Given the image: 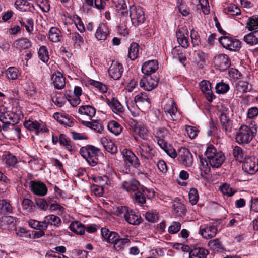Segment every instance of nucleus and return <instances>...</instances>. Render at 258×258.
Listing matches in <instances>:
<instances>
[{
	"label": "nucleus",
	"instance_id": "c03bdc74",
	"mask_svg": "<svg viewBox=\"0 0 258 258\" xmlns=\"http://www.w3.org/2000/svg\"><path fill=\"white\" fill-rule=\"evenodd\" d=\"M59 143L61 146H63L65 148L69 151L73 150V147L70 140L64 135L61 134L59 137Z\"/></svg>",
	"mask_w": 258,
	"mask_h": 258
},
{
	"label": "nucleus",
	"instance_id": "13d9d810",
	"mask_svg": "<svg viewBox=\"0 0 258 258\" xmlns=\"http://www.w3.org/2000/svg\"><path fill=\"white\" fill-rule=\"evenodd\" d=\"M179 47H175L172 50V53L174 57L176 58L178 61L183 63L186 60V58L184 54L179 53Z\"/></svg>",
	"mask_w": 258,
	"mask_h": 258
},
{
	"label": "nucleus",
	"instance_id": "4468645a",
	"mask_svg": "<svg viewBox=\"0 0 258 258\" xmlns=\"http://www.w3.org/2000/svg\"><path fill=\"white\" fill-rule=\"evenodd\" d=\"M122 153L124 158V161L127 164H129L130 165L136 169H138L140 167L141 164L139 160L133 152L126 149H124Z\"/></svg>",
	"mask_w": 258,
	"mask_h": 258
},
{
	"label": "nucleus",
	"instance_id": "a878e982",
	"mask_svg": "<svg viewBox=\"0 0 258 258\" xmlns=\"http://www.w3.org/2000/svg\"><path fill=\"white\" fill-rule=\"evenodd\" d=\"M139 182L136 179H133L123 182L122 187L128 192H135L139 189Z\"/></svg>",
	"mask_w": 258,
	"mask_h": 258
},
{
	"label": "nucleus",
	"instance_id": "a19ab883",
	"mask_svg": "<svg viewBox=\"0 0 258 258\" xmlns=\"http://www.w3.org/2000/svg\"><path fill=\"white\" fill-rule=\"evenodd\" d=\"M233 154L237 161L241 162L243 159H245L246 157L245 152L239 146H236L233 149Z\"/></svg>",
	"mask_w": 258,
	"mask_h": 258
},
{
	"label": "nucleus",
	"instance_id": "a211bd4d",
	"mask_svg": "<svg viewBox=\"0 0 258 258\" xmlns=\"http://www.w3.org/2000/svg\"><path fill=\"white\" fill-rule=\"evenodd\" d=\"M108 72L110 76L114 80L119 79L123 72L122 64L117 62L113 61L108 69Z\"/></svg>",
	"mask_w": 258,
	"mask_h": 258
},
{
	"label": "nucleus",
	"instance_id": "ea45409f",
	"mask_svg": "<svg viewBox=\"0 0 258 258\" xmlns=\"http://www.w3.org/2000/svg\"><path fill=\"white\" fill-rule=\"evenodd\" d=\"M176 36L179 44L183 48H187L189 46V43L186 37L180 30L176 32Z\"/></svg>",
	"mask_w": 258,
	"mask_h": 258
},
{
	"label": "nucleus",
	"instance_id": "6ab92c4d",
	"mask_svg": "<svg viewBox=\"0 0 258 258\" xmlns=\"http://www.w3.org/2000/svg\"><path fill=\"white\" fill-rule=\"evenodd\" d=\"M158 69V62L154 59L145 62L142 67V72L146 75H151Z\"/></svg>",
	"mask_w": 258,
	"mask_h": 258
},
{
	"label": "nucleus",
	"instance_id": "39448f33",
	"mask_svg": "<svg viewBox=\"0 0 258 258\" xmlns=\"http://www.w3.org/2000/svg\"><path fill=\"white\" fill-rule=\"evenodd\" d=\"M138 152L143 159L152 160L156 154V150L151 144L144 141L137 148Z\"/></svg>",
	"mask_w": 258,
	"mask_h": 258
},
{
	"label": "nucleus",
	"instance_id": "1a4fd4ad",
	"mask_svg": "<svg viewBox=\"0 0 258 258\" xmlns=\"http://www.w3.org/2000/svg\"><path fill=\"white\" fill-rule=\"evenodd\" d=\"M242 169L249 174H255L258 171V159L254 157H247L243 163Z\"/></svg>",
	"mask_w": 258,
	"mask_h": 258
},
{
	"label": "nucleus",
	"instance_id": "7c9ffc66",
	"mask_svg": "<svg viewBox=\"0 0 258 258\" xmlns=\"http://www.w3.org/2000/svg\"><path fill=\"white\" fill-rule=\"evenodd\" d=\"M43 222L44 223L46 224L47 225V228L48 227L49 224H50L51 225L59 226L60 225L61 223L60 218L54 215H49L46 216L44 218Z\"/></svg>",
	"mask_w": 258,
	"mask_h": 258
},
{
	"label": "nucleus",
	"instance_id": "6e6552de",
	"mask_svg": "<svg viewBox=\"0 0 258 258\" xmlns=\"http://www.w3.org/2000/svg\"><path fill=\"white\" fill-rule=\"evenodd\" d=\"M0 121L3 123H12L14 126L17 123V115L4 106L0 107Z\"/></svg>",
	"mask_w": 258,
	"mask_h": 258
},
{
	"label": "nucleus",
	"instance_id": "20e7f679",
	"mask_svg": "<svg viewBox=\"0 0 258 258\" xmlns=\"http://www.w3.org/2000/svg\"><path fill=\"white\" fill-rule=\"evenodd\" d=\"M116 212L117 215L123 216L125 220L130 224L137 225L142 222V218L140 214L126 206L117 207Z\"/></svg>",
	"mask_w": 258,
	"mask_h": 258
},
{
	"label": "nucleus",
	"instance_id": "79ce46f5",
	"mask_svg": "<svg viewBox=\"0 0 258 258\" xmlns=\"http://www.w3.org/2000/svg\"><path fill=\"white\" fill-rule=\"evenodd\" d=\"M236 88L241 94L250 90L251 86L246 81H239L236 84Z\"/></svg>",
	"mask_w": 258,
	"mask_h": 258
},
{
	"label": "nucleus",
	"instance_id": "bb28decb",
	"mask_svg": "<svg viewBox=\"0 0 258 258\" xmlns=\"http://www.w3.org/2000/svg\"><path fill=\"white\" fill-rule=\"evenodd\" d=\"M217 231V228L215 226H210L201 229V234L203 238L208 239L214 237Z\"/></svg>",
	"mask_w": 258,
	"mask_h": 258
},
{
	"label": "nucleus",
	"instance_id": "c9c22d12",
	"mask_svg": "<svg viewBox=\"0 0 258 258\" xmlns=\"http://www.w3.org/2000/svg\"><path fill=\"white\" fill-rule=\"evenodd\" d=\"M218 67L222 70H227L231 65L230 59L226 55H222L217 58Z\"/></svg>",
	"mask_w": 258,
	"mask_h": 258
},
{
	"label": "nucleus",
	"instance_id": "603ef678",
	"mask_svg": "<svg viewBox=\"0 0 258 258\" xmlns=\"http://www.w3.org/2000/svg\"><path fill=\"white\" fill-rule=\"evenodd\" d=\"M38 55L39 59L44 62H47L49 60L48 51L46 47L42 46L40 47Z\"/></svg>",
	"mask_w": 258,
	"mask_h": 258
},
{
	"label": "nucleus",
	"instance_id": "0eeeda50",
	"mask_svg": "<svg viewBox=\"0 0 258 258\" xmlns=\"http://www.w3.org/2000/svg\"><path fill=\"white\" fill-rule=\"evenodd\" d=\"M219 42L225 48L230 51H238L241 48V42L228 36L220 37Z\"/></svg>",
	"mask_w": 258,
	"mask_h": 258
},
{
	"label": "nucleus",
	"instance_id": "0e129e2a",
	"mask_svg": "<svg viewBox=\"0 0 258 258\" xmlns=\"http://www.w3.org/2000/svg\"><path fill=\"white\" fill-rule=\"evenodd\" d=\"M181 228V224L179 222H173L168 228V232L171 234L177 233Z\"/></svg>",
	"mask_w": 258,
	"mask_h": 258
},
{
	"label": "nucleus",
	"instance_id": "052dcab7",
	"mask_svg": "<svg viewBox=\"0 0 258 258\" xmlns=\"http://www.w3.org/2000/svg\"><path fill=\"white\" fill-rule=\"evenodd\" d=\"M191 43L194 47L198 46L201 44V40L198 32L192 29L190 31Z\"/></svg>",
	"mask_w": 258,
	"mask_h": 258
},
{
	"label": "nucleus",
	"instance_id": "de8ad7c7",
	"mask_svg": "<svg viewBox=\"0 0 258 258\" xmlns=\"http://www.w3.org/2000/svg\"><path fill=\"white\" fill-rule=\"evenodd\" d=\"M246 28L249 31L258 28V16L254 15L248 19L246 23Z\"/></svg>",
	"mask_w": 258,
	"mask_h": 258
},
{
	"label": "nucleus",
	"instance_id": "bf43d9fd",
	"mask_svg": "<svg viewBox=\"0 0 258 258\" xmlns=\"http://www.w3.org/2000/svg\"><path fill=\"white\" fill-rule=\"evenodd\" d=\"M216 92L218 94H223L227 92L229 89V85L227 84L221 82L217 84L215 87Z\"/></svg>",
	"mask_w": 258,
	"mask_h": 258
},
{
	"label": "nucleus",
	"instance_id": "338daca9",
	"mask_svg": "<svg viewBox=\"0 0 258 258\" xmlns=\"http://www.w3.org/2000/svg\"><path fill=\"white\" fill-rule=\"evenodd\" d=\"M174 211L178 215L181 216L184 215L186 212L185 205L181 203H178L177 205H174Z\"/></svg>",
	"mask_w": 258,
	"mask_h": 258
},
{
	"label": "nucleus",
	"instance_id": "7ed1b4c3",
	"mask_svg": "<svg viewBox=\"0 0 258 258\" xmlns=\"http://www.w3.org/2000/svg\"><path fill=\"white\" fill-rule=\"evenodd\" d=\"M80 154L91 166H95L98 162V156L100 150L97 147L93 145H87L81 147Z\"/></svg>",
	"mask_w": 258,
	"mask_h": 258
},
{
	"label": "nucleus",
	"instance_id": "9d476101",
	"mask_svg": "<svg viewBox=\"0 0 258 258\" xmlns=\"http://www.w3.org/2000/svg\"><path fill=\"white\" fill-rule=\"evenodd\" d=\"M163 109L169 119L172 121L177 119V108L174 101L172 99H169L164 103Z\"/></svg>",
	"mask_w": 258,
	"mask_h": 258
},
{
	"label": "nucleus",
	"instance_id": "3c124183",
	"mask_svg": "<svg viewBox=\"0 0 258 258\" xmlns=\"http://www.w3.org/2000/svg\"><path fill=\"white\" fill-rule=\"evenodd\" d=\"M22 26H24L27 32L30 34L34 29V21L31 18H28L26 21L22 20L20 21Z\"/></svg>",
	"mask_w": 258,
	"mask_h": 258
},
{
	"label": "nucleus",
	"instance_id": "72a5a7b5",
	"mask_svg": "<svg viewBox=\"0 0 258 258\" xmlns=\"http://www.w3.org/2000/svg\"><path fill=\"white\" fill-rule=\"evenodd\" d=\"M243 40L247 44L253 45L258 43V30L251 32L244 37Z\"/></svg>",
	"mask_w": 258,
	"mask_h": 258
},
{
	"label": "nucleus",
	"instance_id": "4c0bfd02",
	"mask_svg": "<svg viewBox=\"0 0 258 258\" xmlns=\"http://www.w3.org/2000/svg\"><path fill=\"white\" fill-rule=\"evenodd\" d=\"M61 32L56 27H51L49 31V38L53 42H58L60 41Z\"/></svg>",
	"mask_w": 258,
	"mask_h": 258
},
{
	"label": "nucleus",
	"instance_id": "b1692460",
	"mask_svg": "<svg viewBox=\"0 0 258 258\" xmlns=\"http://www.w3.org/2000/svg\"><path fill=\"white\" fill-rule=\"evenodd\" d=\"M222 129L226 133H230L232 131V123L229 117L224 113H221L219 116Z\"/></svg>",
	"mask_w": 258,
	"mask_h": 258
},
{
	"label": "nucleus",
	"instance_id": "2f4dec72",
	"mask_svg": "<svg viewBox=\"0 0 258 258\" xmlns=\"http://www.w3.org/2000/svg\"><path fill=\"white\" fill-rule=\"evenodd\" d=\"M108 34V30L106 26L103 24H101L98 27L95 36L98 40H105Z\"/></svg>",
	"mask_w": 258,
	"mask_h": 258
},
{
	"label": "nucleus",
	"instance_id": "cd10ccee",
	"mask_svg": "<svg viewBox=\"0 0 258 258\" xmlns=\"http://www.w3.org/2000/svg\"><path fill=\"white\" fill-rule=\"evenodd\" d=\"M108 104L111 107L113 112L116 114L121 113L124 112V109L123 106L118 100L114 98H113L110 101L109 100Z\"/></svg>",
	"mask_w": 258,
	"mask_h": 258
},
{
	"label": "nucleus",
	"instance_id": "dca6fc26",
	"mask_svg": "<svg viewBox=\"0 0 258 258\" xmlns=\"http://www.w3.org/2000/svg\"><path fill=\"white\" fill-rule=\"evenodd\" d=\"M199 86L207 100L210 102H212L215 96L212 91L211 84L210 82L203 80L200 83Z\"/></svg>",
	"mask_w": 258,
	"mask_h": 258
},
{
	"label": "nucleus",
	"instance_id": "5fc2aeb1",
	"mask_svg": "<svg viewBox=\"0 0 258 258\" xmlns=\"http://www.w3.org/2000/svg\"><path fill=\"white\" fill-rule=\"evenodd\" d=\"M130 239H129L128 238H120L119 236L116 242L114 243V245H113V247L116 250H119L121 249H122L125 244L130 243Z\"/></svg>",
	"mask_w": 258,
	"mask_h": 258
},
{
	"label": "nucleus",
	"instance_id": "6e6d98bb",
	"mask_svg": "<svg viewBox=\"0 0 258 258\" xmlns=\"http://www.w3.org/2000/svg\"><path fill=\"white\" fill-rule=\"evenodd\" d=\"M6 74L8 79L16 80L18 77L19 71L15 67H10L6 71Z\"/></svg>",
	"mask_w": 258,
	"mask_h": 258
},
{
	"label": "nucleus",
	"instance_id": "c756f323",
	"mask_svg": "<svg viewBox=\"0 0 258 258\" xmlns=\"http://www.w3.org/2000/svg\"><path fill=\"white\" fill-rule=\"evenodd\" d=\"M78 112L80 114L88 116L91 119L95 116L96 109L90 105H82L79 107Z\"/></svg>",
	"mask_w": 258,
	"mask_h": 258
},
{
	"label": "nucleus",
	"instance_id": "f704fd0d",
	"mask_svg": "<svg viewBox=\"0 0 258 258\" xmlns=\"http://www.w3.org/2000/svg\"><path fill=\"white\" fill-rule=\"evenodd\" d=\"M134 194V198L136 202L140 204H143L146 202V192L148 191L147 188L137 190Z\"/></svg>",
	"mask_w": 258,
	"mask_h": 258
},
{
	"label": "nucleus",
	"instance_id": "f257e3e1",
	"mask_svg": "<svg viewBox=\"0 0 258 258\" xmlns=\"http://www.w3.org/2000/svg\"><path fill=\"white\" fill-rule=\"evenodd\" d=\"M205 154L206 159L199 156L201 164L203 167L209 165L212 168H219L221 166L225 159L223 153L217 150L212 145L207 147Z\"/></svg>",
	"mask_w": 258,
	"mask_h": 258
},
{
	"label": "nucleus",
	"instance_id": "69168bd1",
	"mask_svg": "<svg viewBox=\"0 0 258 258\" xmlns=\"http://www.w3.org/2000/svg\"><path fill=\"white\" fill-rule=\"evenodd\" d=\"M90 84L102 93H106L107 91L106 86L98 81L91 80Z\"/></svg>",
	"mask_w": 258,
	"mask_h": 258
},
{
	"label": "nucleus",
	"instance_id": "58836bf2",
	"mask_svg": "<svg viewBox=\"0 0 258 258\" xmlns=\"http://www.w3.org/2000/svg\"><path fill=\"white\" fill-rule=\"evenodd\" d=\"M107 128L110 132L115 135H119L122 131L121 126L114 120H111L108 123Z\"/></svg>",
	"mask_w": 258,
	"mask_h": 258
},
{
	"label": "nucleus",
	"instance_id": "4d7b16f0",
	"mask_svg": "<svg viewBox=\"0 0 258 258\" xmlns=\"http://www.w3.org/2000/svg\"><path fill=\"white\" fill-rule=\"evenodd\" d=\"M189 200L192 205L197 204L199 199V195L197 190L196 188H191L188 194Z\"/></svg>",
	"mask_w": 258,
	"mask_h": 258
},
{
	"label": "nucleus",
	"instance_id": "5701e85b",
	"mask_svg": "<svg viewBox=\"0 0 258 258\" xmlns=\"http://www.w3.org/2000/svg\"><path fill=\"white\" fill-rule=\"evenodd\" d=\"M53 83L56 89H62L66 85L65 78L60 72H57L55 74L53 75L52 77Z\"/></svg>",
	"mask_w": 258,
	"mask_h": 258
},
{
	"label": "nucleus",
	"instance_id": "864d4df0",
	"mask_svg": "<svg viewBox=\"0 0 258 258\" xmlns=\"http://www.w3.org/2000/svg\"><path fill=\"white\" fill-rule=\"evenodd\" d=\"M29 225L34 228L36 229H46L47 225L46 224L44 223L43 221L40 222L35 220L31 219L28 221Z\"/></svg>",
	"mask_w": 258,
	"mask_h": 258
},
{
	"label": "nucleus",
	"instance_id": "680f3d73",
	"mask_svg": "<svg viewBox=\"0 0 258 258\" xmlns=\"http://www.w3.org/2000/svg\"><path fill=\"white\" fill-rule=\"evenodd\" d=\"M37 5L45 12H47L50 10V5L48 0H36Z\"/></svg>",
	"mask_w": 258,
	"mask_h": 258
},
{
	"label": "nucleus",
	"instance_id": "e2e57ef3",
	"mask_svg": "<svg viewBox=\"0 0 258 258\" xmlns=\"http://www.w3.org/2000/svg\"><path fill=\"white\" fill-rule=\"evenodd\" d=\"M93 179L96 183H98L101 186L108 185L110 183L109 178L107 176H98L94 178Z\"/></svg>",
	"mask_w": 258,
	"mask_h": 258
},
{
	"label": "nucleus",
	"instance_id": "49530a36",
	"mask_svg": "<svg viewBox=\"0 0 258 258\" xmlns=\"http://www.w3.org/2000/svg\"><path fill=\"white\" fill-rule=\"evenodd\" d=\"M224 12L227 15L235 16L240 14L241 11L238 7L234 4H230L224 9Z\"/></svg>",
	"mask_w": 258,
	"mask_h": 258
},
{
	"label": "nucleus",
	"instance_id": "f8f14e48",
	"mask_svg": "<svg viewBox=\"0 0 258 258\" xmlns=\"http://www.w3.org/2000/svg\"><path fill=\"white\" fill-rule=\"evenodd\" d=\"M158 79L152 75H146L140 81V86L144 90L149 91L154 89L158 85Z\"/></svg>",
	"mask_w": 258,
	"mask_h": 258
},
{
	"label": "nucleus",
	"instance_id": "a18cd8bd",
	"mask_svg": "<svg viewBox=\"0 0 258 258\" xmlns=\"http://www.w3.org/2000/svg\"><path fill=\"white\" fill-rule=\"evenodd\" d=\"M191 3L195 5H199L204 14H208L209 13L208 0H191Z\"/></svg>",
	"mask_w": 258,
	"mask_h": 258
},
{
	"label": "nucleus",
	"instance_id": "e433bc0d",
	"mask_svg": "<svg viewBox=\"0 0 258 258\" xmlns=\"http://www.w3.org/2000/svg\"><path fill=\"white\" fill-rule=\"evenodd\" d=\"M13 45L16 48L21 50L28 48L31 46V43L27 38H22L15 41Z\"/></svg>",
	"mask_w": 258,
	"mask_h": 258
},
{
	"label": "nucleus",
	"instance_id": "9b49d317",
	"mask_svg": "<svg viewBox=\"0 0 258 258\" xmlns=\"http://www.w3.org/2000/svg\"><path fill=\"white\" fill-rule=\"evenodd\" d=\"M114 3L120 16V21L123 25H125L126 21L128 20V11L126 3L124 0H115Z\"/></svg>",
	"mask_w": 258,
	"mask_h": 258
},
{
	"label": "nucleus",
	"instance_id": "2eb2a0df",
	"mask_svg": "<svg viewBox=\"0 0 258 258\" xmlns=\"http://www.w3.org/2000/svg\"><path fill=\"white\" fill-rule=\"evenodd\" d=\"M24 126L28 130L35 132L38 135L40 132L45 133L48 131L44 125L40 123L37 121L27 120L24 122Z\"/></svg>",
	"mask_w": 258,
	"mask_h": 258
},
{
	"label": "nucleus",
	"instance_id": "774afa93",
	"mask_svg": "<svg viewBox=\"0 0 258 258\" xmlns=\"http://www.w3.org/2000/svg\"><path fill=\"white\" fill-rule=\"evenodd\" d=\"M208 245L214 250L220 251L222 249V245L218 239L209 241Z\"/></svg>",
	"mask_w": 258,
	"mask_h": 258
},
{
	"label": "nucleus",
	"instance_id": "f03ea898",
	"mask_svg": "<svg viewBox=\"0 0 258 258\" xmlns=\"http://www.w3.org/2000/svg\"><path fill=\"white\" fill-rule=\"evenodd\" d=\"M250 124L252 125L251 127L246 125H242L240 127L235 136V140L238 143L243 145L247 144L256 136L257 134L256 124L253 125L252 123Z\"/></svg>",
	"mask_w": 258,
	"mask_h": 258
},
{
	"label": "nucleus",
	"instance_id": "8fccbe9b",
	"mask_svg": "<svg viewBox=\"0 0 258 258\" xmlns=\"http://www.w3.org/2000/svg\"><path fill=\"white\" fill-rule=\"evenodd\" d=\"M70 37L74 41L75 46L79 47L84 42L83 37L78 33L72 32L70 34Z\"/></svg>",
	"mask_w": 258,
	"mask_h": 258
},
{
	"label": "nucleus",
	"instance_id": "c85d7f7f",
	"mask_svg": "<svg viewBox=\"0 0 258 258\" xmlns=\"http://www.w3.org/2000/svg\"><path fill=\"white\" fill-rule=\"evenodd\" d=\"M208 253L204 248L198 247L192 249L189 253V258H206Z\"/></svg>",
	"mask_w": 258,
	"mask_h": 258
},
{
	"label": "nucleus",
	"instance_id": "37998d69",
	"mask_svg": "<svg viewBox=\"0 0 258 258\" xmlns=\"http://www.w3.org/2000/svg\"><path fill=\"white\" fill-rule=\"evenodd\" d=\"M139 45L136 43H132L128 49V57L132 60H135L138 56Z\"/></svg>",
	"mask_w": 258,
	"mask_h": 258
},
{
	"label": "nucleus",
	"instance_id": "423d86ee",
	"mask_svg": "<svg viewBox=\"0 0 258 258\" xmlns=\"http://www.w3.org/2000/svg\"><path fill=\"white\" fill-rule=\"evenodd\" d=\"M131 20L132 23L139 25L144 23L145 20V13L143 9L141 7L132 6L130 8L128 13V20Z\"/></svg>",
	"mask_w": 258,
	"mask_h": 258
},
{
	"label": "nucleus",
	"instance_id": "412c9836",
	"mask_svg": "<svg viewBox=\"0 0 258 258\" xmlns=\"http://www.w3.org/2000/svg\"><path fill=\"white\" fill-rule=\"evenodd\" d=\"M101 234L106 242L113 244V245H114V243L116 242L119 236L116 232L111 231L105 228H102Z\"/></svg>",
	"mask_w": 258,
	"mask_h": 258
},
{
	"label": "nucleus",
	"instance_id": "4be33fe9",
	"mask_svg": "<svg viewBox=\"0 0 258 258\" xmlns=\"http://www.w3.org/2000/svg\"><path fill=\"white\" fill-rule=\"evenodd\" d=\"M15 6L21 12H32L34 10L32 4L27 0H16Z\"/></svg>",
	"mask_w": 258,
	"mask_h": 258
},
{
	"label": "nucleus",
	"instance_id": "473e14b6",
	"mask_svg": "<svg viewBox=\"0 0 258 258\" xmlns=\"http://www.w3.org/2000/svg\"><path fill=\"white\" fill-rule=\"evenodd\" d=\"M69 228L72 232L79 235H82L85 232L84 225L79 221L72 222L70 225Z\"/></svg>",
	"mask_w": 258,
	"mask_h": 258
},
{
	"label": "nucleus",
	"instance_id": "09e8293b",
	"mask_svg": "<svg viewBox=\"0 0 258 258\" xmlns=\"http://www.w3.org/2000/svg\"><path fill=\"white\" fill-rule=\"evenodd\" d=\"M13 207L9 202L6 200H0V213H12Z\"/></svg>",
	"mask_w": 258,
	"mask_h": 258
},
{
	"label": "nucleus",
	"instance_id": "ddd939ff",
	"mask_svg": "<svg viewBox=\"0 0 258 258\" xmlns=\"http://www.w3.org/2000/svg\"><path fill=\"white\" fill-rule=\"evenodd\" d=\"M178 160L181 163L186 167L191 166L194 162L192 154L186 148H181L179 149Z\"/></svg>",
	"mask_w": 258,
	"mask_h": 258
},
{
	"label": "nucleus",
	"instance_id": "aec40b11",
	"mask_svg": "<svg viewBox=\"0 0 258 258\" xmlns=\"http://www.w3.org/2000/svg\"><path fill=\"white\" fill-rule=\"evenodd\" d=\"M135 102L140 109H145L150 107V100L145 93H140L135 97Z\"/></svg>",
	"mask_w": 258,
	"mask_h": 258
},
{
	"label": "nucleus",
	"instance_id": "393cba45",
	"mask_svg": "<svg viewBox=\"0 0 258 258\" xmlns=\"http://www.w3.org/2000/svg\"><path fill=\"white\" fill-rule=\"evenodd\" d=\"M82 124L97 133H101L103 130V125L102 122L97 120H93L91 122L82 121Z\"/></svg>",
	"mask_w": 258,
	"mask_h": 258
},
{
	"label": "nucleus",
	"instance_id": "f3484780",
	"mask_svg": "<svg viewBox=\"0 0 258 258\" xmlns=\"http://www.w3.org/2000/svg\"><path fill=\"white\" fill-rule=\"evenodd\" d=\"M31 190L35 195L43 196L46 195L47 188L46 185L41 182L31 181L30 182Z\"/></svg>",
	"mask_w": 258,
	"mask_h": 258
}]
</instances>
